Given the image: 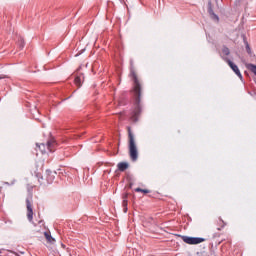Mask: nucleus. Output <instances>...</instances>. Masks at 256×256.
Instances as JSON below:
<instances>
[{
	"label": "nucleus",
	"instance_id": "7",
	"mask_svg": "<svg viewBox=\"0 0 256 256\" xmlns=\"http://www.w3.org/2000/svg\"><path fill=\"white\" fill-rule=\"evenodd\" d=\"M46 180L48 183H53L55 181V172H51V170H46Z\"/></svg>",
	"mask_w": 256,
	"mask_h": 256
},
{
	"label": "nucleus",
	"instance_id": "6",
	"mask_svg": "<svg viewBox=\"0 0 256 256\" xmlns=\"http://www.w3.org/2000/svg\"><path fill=\"white\" fill-rule=\"evenodd\" d=\"M27 219L33 223V200L31 197L26 198Z\"/></svg>",
	"mask_w": 256,
	"mask_h": 256
},
{
	"label": "nucleus",
	"instance_id": "12",
	"mask_svg": "<svg viewBox=\"0 0 256 256\" xmlns=\"http://www.w3.org/2000/svg\"><path fill=\"white\" fill-rule=\"evenodd\" d=\"M44 236L46 237L48 243H55V238L51 237V234L48 232H45Z\"/></svg>",
	"mask_w": 256,
	"mask_h": 256
},
{
	"label": "nucleus",
	"instance_id": "1",
	"mask_svg": "<svg viewBox=\"0 0 256 256\" xmlns=\"http://www.w3.org/2000/svg\"><path fill=\"white\" fill-rule=\"evenodd\" d=\"M131 77L133 80V90L132 93L134 95L135 107L132 111L131 121L137 123L139 119V114L141 113V83L137 78V74L135 72H131Z\"/></svg>",
	"mask_w": 256,
	"mask_h": 256
},
{
	"label": "nucleus",
	"instance_id": "5",
	"mask_svg": "<svg viewBox=\"0 0 256 256\" xmlns=\"http://www.w3.org/2000/svg\"><path fill=\"white\" fill-rule=\"evenodd\" d=\"M223 61L229 65V67L234 71V73L239 77V79H243V75L241 74V71L239 70V67L233 63L229 58L222 56Z\"/></svg>",
	"mask_w": 256,
	"mask_h": 256
},
{
	"label": "nucleus",
	"instance_id": "9",
	"mask_svg": "<svg viewBox=\"0 0 256 256\" xmlns=\"http://www.w3.org/2000/svg\"><path fill=\"white\" fill-rule=\"evenodd\" d=\"M228 55H231V50H229L228 47L223 46L220 53V57L223 59V57H228Z\"/></svg>",
	"mask_w": 256,
	"mask_h": 256
},
{
	"label": "nucleus",
	"instance_id": "14",
	"mask_svg": "<svg viewBox=\"0 0 256 256\" xmlns=\"http://www.w3.org/2000/svg\"><path fill=\"white\" fill-rule=\"evenodd\" d=\"M135 192H136V193H145V194H147V193H149V190H147V189H141V188H136V189H135Z\"/></svg>",
	"mask_w": 256,
	"mask_h": 256
},
{
	"label": "nucleus",
	"instance_id": "13",
	"mask_svg": "<svg viewBox=\"0 0 256 256\" xmlns=\"http://www.w3.org/2000/svg\"><path fill=\"white\" fill-rule=\"evenodd\" d=\"M209 14L215 19L216 21H219V16L216 15L215 12H213V9H209Z\"/></svg>",
	"mask_w": 256,
	"mask_h": 256
},
{
	"label": "nucleus",
	"instance_id": "16",
	"mask_svg": "<svg viewBox=\"0 0 256 256\" xmlns=\"http://www.w3.org/2000/svg\"><path fill=\"white\" fill-rule=\"evenodd\" d=\"M0 79H7V76H6V75L1 74V75H0Z\"/></svg>",
	"mask_w": 256,
	"mask_h": 256
},
{
	"label": "nucleus",
	"instance_id": "11",
	"mask_svg": "<svg viewBox=\"0 0 256 256\" xmlns=\"http://www.w3.org/2000/svg\"><path fill=\"white\" fill-rule=\"evenodd\" d=\"M82 81H83V77L77 76V77L75 78V80H74V83H75V85H76L77 87H81Z\"/></svg>",
	"mask_w": 256,
	"mask_h": 256
},
{
	"label": "nucleus",
	"instance_id": "8",
	"mask_svg": "<svg viewBox=\"0 0 256 256\" xmlns=\"http://www.w3.org/2000/svg\"><path fill=\"white\" fill-rule=\"evenodd\" d=\"M127 197H129V194H127V193H124V194L122 195V199H123V201H122V206H123V211H124V213H127V205H128Z\"/></svg>",
	"mask_w": 256,
	"mask_h": 256
},
{
	"label": "nucleus",
	"instance_id": "4",
	"mask_svg": "<svg viewBox=\"0 0 256 256\" xmlns=\"http://www.w3.org/2000/svg\"><path fill=\"white\" fill-rule=\"evenodd\" d=\"M181 239L184 243H187V245H199V243H203L205 241L204 238L189 236H181Z\"/></svg>",
	"mask_w": 256,
	"mask_h": 256
},
{
	"label": "nucleus",
	"instance_id": "3",
	"mask_svg": "<svg viewBox=\"0 0 256 256\" xmlns=\"http://www.w3.org/2000/svg\"><path fill=\"white\" fill-rule=\"evenodd\" d=\"M38 149L41 151V153H46L47 149L48 151H50V153H53V150L55 149V147L57 146V142H55L54 139H50L46 144L42 143V144H37Z\"/></svg>",
	"mask_w": 256,
	"mask_h": 256
},
{
	"label": "nucleus",
	"instance_id": "10",
	"mask_svg": "<svg viewBox=\"0 0 256 256\" xmlns=\"http://www.w3.org/2000/svg\"><path fill=\"white\" fill-rule=\"evenodd\" d=\"M117 167L120 171L123 172V171H127V169H129V164L127 162H120V163H118Z\"/></svg>",
	"mask_w": 256,
	"mask_h": 256
},
{
	"label": "nucleus",
	"instance_id": "15",
	"mask_svg": "<svg viewBox=\"0 0 256 256\" xmlns=\"http://www.w3.org/2000/svg\"><path fill=\"white\" fill-rule=\"evenodd\" d=\"M246 51L248 55H251V47L249 46V43L246 42Z\"/></svg>",
	"mask_w": 256,
	"mask_h": 256
},
{
	"label": "nucleus",
	"instance_id": "2",
	"mask_svg": "<svg viewBox=\"0 0 256 256\" xmlns=\"http://www.w3.org/2000/svg\"><path fill=\"white\" fill-rule=\"evenodd\" d=\"M128 149H129V155L130 159L132 161H137L139 159V152L137 151V144L135 143V136L133 135V132L131 131V128L128 127Z\"/></svg>",
	"mask_w": 256,
	"mask_h": 256
}]
</instances>
